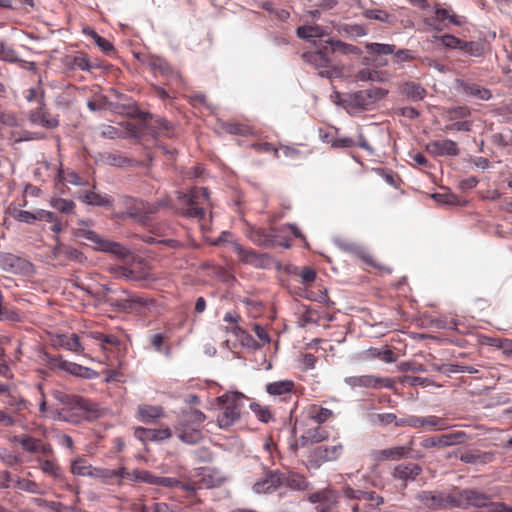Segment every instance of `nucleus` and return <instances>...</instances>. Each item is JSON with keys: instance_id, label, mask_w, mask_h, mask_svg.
Returning a JSON list of instances; mask_svg holds the SVG:
<instances>
[{"instance_id": "1", "label": "nucleus", "mask_w": 512, "mask_h": 512, "mask_svg": "<svg viewBox=\"0 0 512 512\" xmlns=\"http://www.w3.org/2000/svg\"><path fill=\"white\" fill-rule=\"evenodd\" d=\"M245 400L246 397L240 392L225 393L215 399L222 408V413L217 419L220 428H229L240 418Z\"/></svg>"}, {"instance_id": "2", "label": "nucleus", "mask_w": 512, "mask_h": 512, "mask_svg": "<svg viewBox=\"0 0 512 512\" xmlns=\"http://www.w3.org/2000/svg\"><path fill=\"white\" fill-rule=\"evenodd\" d=\"M210 198V192L208 188H193L190 193L185 194L178 192V199L182 201L189 208L183 213L184 216L203 219L205 217V210L200 207L203 202H208Z\"/></svg>"}, {"instance_id": "3", "label": "nucleus", "mask_w": 512, "mask_h": 512, "mask_svg": "<svg viewBox=\"0 0 512 512\" xmlns=\"http://www.w3.org/2000/svg\"><path fill=\"white\" fill-rule=\"evenodd\" d=\"M210 198V192L208 188H193L190 193L185 194L178 192V199L182 201L189 208L183 213L184 216L203 219L205 217V210L200 207L203 202H208Z\"/></svg>"}, {"instance_id": "4", "label": "nucleus", "mask_w": 512, "mask_h": 512, "mask_svg": "<svg viewBox=\"0 0 512 512\" xmlns=\"http://www.w3.org/2000/svg\"><path fill=\"white\" fill-rule=\"evenodd\" d=\"M416 499L425 507L432 510H448L455 508V489L449 492L445 491H421L416 495Z\"/></svg>"}, {"instance_id": "5", "label": "nucleus", "mask_w": 512, "mask_h": 512, "mask_svg": "<svg viewBox=\"0 0 512 512\" xmlns=\"http://www.w3.org/2000/svg\"><path fill=\"white\" fill-rule=\"evenodd\" d=\"M122 203L125 211L122 213L121 218L129 217L138 222L144 223L150 215L157 212V207L155 205L133 197H123Z\"/></svg>"}, {"instance_id": "6", "label": "nucleus", "mask_w": 512, "mask_h": 512, "mask_svg": "<svg viewBox=\"0 0 512 512\" xmlns=\"http://www.w3.org/2000/svg\"><path fill=\"white\" fill-rule=\"evenodd\" d=\"M455 489V508L466 509L469 506L481 508L487 507L489 497L476 489Z\"/></svg>"}, {"instance_id": "7", "label": "nucleus", "mask_w": 512, "mask_h": 512, "mask_svg": "<svg viewBox=\"0 0 512 512\" xmlns=\"http://www.w3.org/2000/svg\"><path fill=\"white\" fill-rule=\"evenodd\" d=\"M388 91L379 87L357 91L349 94L348 103L354 108L367 109L369 106L383 99Z\"/></svg>"}, {"instance_id": "8", "label": "nucleus", "mask_w": 512, "mask_h": 512, "mask_svg": "<svg viewBox=\"0 0 512 512\" xmlns=\"http://www.w3.org/2000/svg\"><path fill=\"white\" fill-rule=\"evenodd\" d=\"M339 492L326 487L318 490L307 497V500L316 504V512H331L339 503Z\"/></svg>"}, {"instance_id": "9", "label": "nucleus", "mask_w": 512, "mask_h": 512, "mask_svg": "<svg viewBox=\"0 0 512 512\" xmlns=\"http://www.w3.org/2000/svg\"><path fill=\"white\" fill-rule=\"evenodd\" d=\"M51 418L54 420L65 421L73 424H78L83 421L81 412V397H75L69 404H64L60 408L50 409Z\"/></svg>"}, {"instance_id": "10", "label": "nucleus", "mask_w": 512, "mask_h": 512, "mask_svg": "<svg viewBox=\"0 0 512 512\" xmlns=\"http://www.w3.org/2000/svg\"><path fill=\"white\" fill-rule=\"evenodd\" d=\"M327 49V46H324L315 51L305 52L302 55V59L315 69L319 70V74L321 76L330 77L331 73L329 69L333 67V64L327 55Z\"/></svg>"}, {"instance_id": "11", "label": "nucleus", "mask_w": 512, "mask_h": 512, "mask_svg": "<svg viewBox=\"0 0 512 512\" xmlns=\"http://www.w3.org/2000/svg\"><path fill=\"white\" fill-rule=\"evenodd\" d=\"M233 249L239 261L244 264L260 269L267 268L271 264V259L267 254L258 253L252 249H246L238 243L233 245Z\"/></svg>"}, {"instance_id": "12", "label": "nucleus", "mask_w": 512, "mask_h": 512, "mask_svg": "<svg viewBox=\"0 0 512 512\" xmlns=\"http://www.w3.org/2000/svg\"><path fill=\"white\" fill-rule=\"evenodd\" d=\"M344 382L352 389L358 387L377 389L381 386L386 388H390L392 386L391 379L377 377L374 375L349 376L344 379Z\"/></svg>"}, {"instance_id": "13", "label": "nucleus", "mask_w": 512, "mask_h": 512, "mask_svg": "<svg viewBox=\"0 0 512 512\" xmlns=\"http://www.w3.org/2000/svg\"><path fill=\"white\" fill-rule=\"evenodd\" d=\"M412 443L411 440L408 445L405 446H396L391 448H386L382 450H373L371 452V458L375 462H383V461H398L404 458H408L410 452L412 451Z\"/></svg>"}, {"instance_id": "14", "label": "nucleus", "mask_w": 512, "mask_h": 512, "mask_svg": "<svg viewBox=\"0 0 512 512\" xmlns=\"http://www.w3.org/2000/svg\"><path fill=\"white\" fill-rule=\"evenodd\" d=\"M425 149L429 154L439 157H455L460 153L457 143L450 139L430 141L427 143Z\"/></svg>"}, {"instance_id": "15", "label": "nucleus", "mask_w": 512, "mask_h": 512, "mask_svg": "<svg viewBox=\"0 0 512 512\" xmlns=\"http://www.w3.org/2000/svg\"><path fill=\"white\" fill-rule=\"evenodd\" d=\"M450 427L447 419L436 416H415L413 415V428H424L429 431H443Z\"/></svg>"}, {"instance_id": "16", "label": "nucleus", "mask_w": 512, "mask_h": 512, "mask_svg": "<svg viewBox=\"0 0 512 512\" xmlns=\"http://www.w3.org/2000/svg\"><path fill=\"white\" fill-rule=\"evenodd\" d=\"M365 48L368 50L369 55L372 56L374 65L381 67L387 64L384 56L394 54L396 47L392 44L366 43Z\"/></svg>"}, {"instance_id": "17", "label": "nucleus", "mask_w": 512, "mask_h": 512, "mask_svg": "<svg viewBox=\"0 0 512 512\" xmlns=\"http://www.w3.org/2000/svg\"><path fill=\"white\" fill-rule=\"evenodd\" d=\"M421 473L422 467L419 464L409 462L396 465L391 475L394 479L406 484L409 481H414Z\"/></svg>"}, {"instance_id": "18", "label": "nucleus", "mask_w": 512, "mask_h": 512, "mask_svg": "<svg viewBox=\"0 0 512 512\" xmlns=\"http://www.w3.org/2000/svg\"><path fill=\"white\" fill-rule=\"evenodd\" d=\"M283 483L282 474L278 471L267 473L262 479L257 481L253 489L256 493H271L277 490Z\"/></svg>"}, {"instance_id": "19", "label": "nucleus", "mask_w": 512, "mask_h": 512, "mask_svg": "<svg viewBox=\"0 0 512 512\" xmlns=\"http://www.w3.org/2000/svg\"><path fill=\"white\" fill-rule=\"evenodd\" d=\"M142 63L145 64L151 71L159 73L162 76H178V73L174 70V68L168 63L166 59L162 57L154 55L145 56V59L142 60Z\"/></svg>"}, {"instance_id": "20", "label": "nucleus", "mask_w": 512, "mask_h": 512, "mask_svg": "<svg viewBox=\"0 0 512 512\" xmlns=\"http://www.w3.org/2000/svg\"><path fill=\"white\" fill-rule=\"evenodd\" d=\"M135 437L143 442L145 441H163L171 438V430L166 428L161 429H149L138 427L135 429Z\"/></svg>"}, {"instance_id": "21", "label": "nucleus", "mask_w": 512, "mask_h": 512, "mask_svg": "<svg viewBox=\"0 0 512 512\" xmlns=\"http://www.w3.org/2000/svg\"><path fill=\"white\" fill-rule=\"evenodd\" d=\"M325 44L330 46L331 53L339 54L342 56H360L362 51L355 45L343 42L339 39L328 38L325 40Z\"/></svg>"}, {"instance_id": "22", "label": "nucleus", "mask_w": 512, "mask_h": 512, "mask_svg": "<svg viewBox=\"0 0 512 512\" xmlns=\"http://www.w3.org/2000/svg\"><path fill=\"white\" fill-rule=\"evenodd\" d=\"M298 38L308 42L315 43L317 38H323L328 35L327 29L320 25H302L296 29Z\"/></svg>"}, {"instance_id": "23", "label": "nucleus", "mask_w": 512, "mask_h": 512, "mask_svg": "<svg viewBox=\"0 0 512 512\" xmlns=\"http://www.w3.org/2000/svg\"><path fill=\"white\" fill-rule=\"evenodd\" d=\"M399 92L411 101H421L426 96V89L420 84L407 81L399 84Z\"/></svg>"}, {"instance_id": "24", "label": "nucleus", "mask_w": 512, "mask_h": 512, "mask_svg": "<svg viewBox=\"0 0 512 512\" xmlns=\"http://www.w3.org/2000/svg\"><path fill=\"white\" fill-rule=\"evenodd\" d=\"M60 370L85 379H94L98 376L96 371L65 359L61 363Z\"/></svg>"}, {"instance_id": "25", "label": "nucleus", "mask_w": 512, "mask_h": 512, "mask_svg": "<svg viewBox=\"0 0 512 512\" xmlns=\"http://www.w3.org/2000/svg\"><path fill=\"white\" fill-rule=\"evenodd\" d=\"M60 370L85 379H94L98 376L96 371L65 359L61 363Z\"/></svg>"}, {"instance_id": "26", "label": "nucleus", "mask_w": 512, "mask_h": 512, "mask_svg": "<svg viewBox=\"0 0 512 512\" xmlns=\"http://www.w3.org/2000/svg\"><path fill=\"white\" fill-rule=\"evenodd\" d=\"M328 431L320 425H317L314 428L308 429L305 433H303L300 438L301 446H309L319 442H322L328 438Z\"/></svg>"}, {"instance_id": "27", "label": "nucleus", "mask_w": 512, "mask_h": 512, "mask_svg": "<svg viewBox=\"0 0 512 512\" xmlns=\"http://www.w3.org/2000/svg\"><path fill=\"white\" fill-rule=\"evenodd\" d=\"M337 33L349 39H356L367 35V29L360 24L338 23L334 25Z\"/></svg>"}, {"instance_id": "28", "label": "nucleus", "mask_w": 512, "mask_h": 512, "mask_svg": "<svg viewBox=\"0 0 512 512\" xmlns=\"http://www.w3.org/2000/svg\"><path fill=\"white\" fill-rule=\"evenodd\" d=\"M39 469L46 475L58 481L64 480V472L60 465L55 460L50 459H37Z\"/></svg>"}, {"instance_id": "29", "label": "nucleus", "mask_w": 512, "mask_h": 512, "mask_svg": "<svg viewBox=\"0 0 512 512\" xmlns=\"http://www.w3.org/2000/svg\"><path fill=\"white\" fill-rule=\"evenodd\" d=\"M30 120L34 124H40L47 129L56 128L59 125L58 119L51 116L47 111L40 107L37 111L31 112Z\"/></svg>"}, {"instance_id": "30", "label": "nucleus", "mask_w": 512, "mask_h": 512, "mask_svg": "<svg viewBox=\"0 0 512 512\" xmlns=\"http://www.w3.org/2000/svg\"><path fill=\"white\" fill-rule=\"evenodd\" d=\"M81 412L83 420L92 421L102 417L105 410L102 409L97 403L81 397Z\"/></svg>"}, {"instance_id": "31", "label": "nucleus", "mask_w": 512, "mask_h": 512, "mask_svg": "<svg viewBox=\"0 0 512 512\" xmlns=\"http://www.w3.org/2000/svg\"><path fill=\"white\" fill-rule=\"evenodd\" d=\"M57 344L61 348H64L74 353L82 354L84 352V347L81 345L77 334L59 335L57 337Z\"/></svg>"}, {"instance_id": "32", "label": "nucleus", "mask_w": 512, "mask_h": 512, "mask_svg": "<svg viewBox=\"0 0 512 512\" xmlns=\"http://www.w3.org/2000/svg\"><path fill=\"white\" fill-rule=\"evenodd\" d=\"M343 452V446L341 444L334 446H320L315 449V456L323 461H335L337 460Z\"/></svg>"}, {"instance_id": "33", "label": "nucleus", "mask_w": 512, "mask_h": 512, "mask_svg": "<svg viewBox=\"0 0 512 512\" xmlns=\"http://www.w3.org/2000/svg\"><path fill=\"white\" fill-rule=\"evenodd\" d=\"M137 413L138 418L143 423H150L154 419L164 415L163 409L161 407L146 404L139 405Z\"/></svg>"}, {"instance_id": "34", "label": "nucleus", "mask_w": 512, "mask_h": 512, "mask_svg": "<svg viewBox=\"0 0 512 512\" xmlns=\"http://www.w3.org/2000/svg\"><path fill=\"white\" fill-rule=\"evenodd\" d=\"M294 382L291 380H281L266 385V391L273 396H280L292 392Z\"/></svg>"}, {"instance_id": "35", "label": "nucleus", "mask_w": 512, "mask_h": 512, "mask_svg": "<svg viewBox=\"0 0 512 512\" xmlns=\"http://www.w3.org/2000/svg\"><path fill=\"white\" fill-rule=\"evenodd\" d=\"M101 160L108 165L124 168L130 166L132 160L117 152H106L101 155Z\"/></svg>"}, {"instance_id": "36", "label": "nucleus", "mask_w": 512, "mask_h": 512, "mask_svg": "<svg viewBox=\"0 0 512 512\" xmlns=\"http://www.w3.org/2000/svg\"><path fill=\"white\" fill-rule=\"evenodd\" d=\"M14 443H18L21 445L23 450L28 453H38V446L40 443V439L34 438L27 434L15 435L12 438Z\"/></svg>"}, {"instance_id": "37", "label": "nucleus", "mask_w": 512, "mask_h": 512, "mask_svg": "<svg viewBox=\"0 0 512 512\" xmlns=\"http://www.w3.org/2000/svg\"><path fill=\"white\" fill-rule=\"evenodd\" d=\"M250 239L254 244L261 247H272L275 241V237L263 229L253 230Z\"/></svg>"}, {"instance_id": "38", "label": "nucleus", "mask_w": 512, "mask_h": 512, "mask_svg": "<svg viewBox=\"0 0 512 512\" xmlns=\"http://www.w3.org/2000/svg\"><path fill=\"white\" fill-rule=\"evenodd\" d=\"M339 247L346 252H349V253H352V254L358 256L366 263H368L370 265H374L372 257L369 254H367L365 249L363 247H361L360 245L355 244V243H350V242H342V243H339Z\"/></svg>"}, {"instance_id": "39", "label": "nucleus", "mask_w": 512, "mask_h": 512, "mask_svg": "<svg viewBox=\"0 0 512 512\" xmlns=\"http://www.w3.org/2000/svg\"><path fill=\"white\" fill-rule=\"evenodd\" d=\"M54 255L56 257L64 256L67 259L74 260L77 262H83L85 257L83 253L76 248L65 246V245H59L55 247L54 249Z\"/></svg>"}, {"instance_id": "40", "label": "nucleus", "mask_w": 512, "mask_h": 512, "mask_svg": "<svg viewBox=\"0 0 512 512\" xmlns=\"http://www.w3.org/2000/svg\"><path fill=\"white\" fill-rule=\"evenodd\" d=\"M80 199L89 205L95 206H111L112 200L106 196H102L94 191H85Z\"/></svg>"}, {"instance_id": "41", "label": "nucleus", "mask_w": 512, "mask_h": 512, "mask_svg": "<svg viewBox=\"0 0 512 512\" xmlns=\"http://www.w3.org/2000/svg\"><path fill=\"white\" fill-rule=\"evenodd\" d=\"M444 446L450 447L454 445H461L470 439V436L464 431H451L446 434H442Z\"/></svg>"}, {"instance_id": "42", "label": "nucleus", "mask_w": 512, "mask_h": 512, "mask_svg": "<svg viewBox=\"0 0 512 512\" xmlns=\"http://www.w3.org/2000/svg\"><path fill=\"white\" fill-rule=\"evenodd\" d=\"M206 419L203 412L197 409H190L183 415L182 424L184 426L192 425L194 428H198Z\"/></svg>"}, {"instance_id": "43", "label": "nucleus", "mask_w": 512, "mask_h": 512, "mask_svg": "<svg viewBox=\"0 0 512 512\" xmlns=\"http://www.w3.org/2000/svg\"><path fill=\"white\" fill-rule=\"evenodd\" d=\"M83 236L85 239L96 245L95 249L106 253L108 252L112 243V241L102 238L99 234L91 230L85 231Z\"/></svg>"}, {"instance_id": "44", "label": "nucleus", "mask_w": 512, "mask_h": 512, "mask_svg": "<svg viewBox=\"0 0 512 512\" xmlns=\"http://www.w3.org/2000/svg\"><path fill=\"white\" fill-rule=\"evenodd\" d=\"M126 296H130L132 311L142 312L145 308L154 304L152 299L145 298L138 294H133L127 290L122 291Z\"/></svg>"}, {"instance_id": "45", "label": "nucleus", "mask_w": 512, "mask_h": 512, "mask_svg": "<svg viewBox=\"0 0 512 512\" xmlns=\"http://www.w3.org/2000/svg\"><path fill=\"white\" fill-rule=\"evenodd\" d=\"M0 262L4 270L14 273L20 270L23 264H25L24 260L12 254L2 256Z\"/></svg>"}, {"instance_id": "46", "label": "nucleus", "mask_w": 512, "mask_h": 512, "mask_svg": "<svg viewBox=\"0 0 512 512\" xmlns=\"http://www.w3.org/2000/svg\"><path fill=\"white\" fill-rule=\"evenodd\" d=\"M332 415L333 412L328 408L313 405L309 409V418L315 421L318 425L326 422Z\"/></svg>"}, {"instance_id": "47", "label": "nucleus", "mask_w": 512, "mask_h": 512, "mask_svg": "<svg viewBox=\"0 0 512 512\" xmlns=\"http://www.w3.org/2000/svg\"><path fill=\"white\" fill-rule=\"evenodd\" d=\"M286 486L292 490L306 491L310 487V483L300 474H292L286 479Z\"/></svg>"}, {"instance_id": "48", "label": "nucleus", "mask_w": 512, "mask_h": 512, "mask_svg": "<svg viewBox=\"0 0 512 512\" xmlns=\"http://www.w3.org/2000/svg\"><path fill=\"white\" fill-rule=\"evenodd\" d=\"M492 455L490 453H472L465 452L460 455V460L467 464H484L491 460Z\"/></svg>"}, {"instance_id": "49", "label": "nucleus", "mask_w": 512, "mask_h": 512, "mask_svg": "<svg viewBox=\"0 0 512 512\" xmlns=\"http://www.w3.org/2000/svg\"><path fill=\"white\" fill-rule=\"evenodd\" d=\"M107 271L116 278H122L125 280H141L142 278L136 277L133 271L125 266L110 265L107 267Z\"/></svg>"}, {"instance_id": "50", "label": "nucleus", "mask_w": 512, "mask_h": 512, "mask_svg": "<svg viewBox=\"0 0 512 512\" xmlns=\"http://www.w3.org/2000/svg\"><path fill=\"white\" fill-rule=\"evenodd\" d=\"M93 467L83 458H78L71 464V472L77 476L91 477Z\"/></svg>"}, {"instance_id": "51", "label": "nucleus", "mask_w": 512, "mask_h": 512, "mask_svg": "<svg viewBox=\"0 0 512 512\" xmlns=\"http://www.w3.org/2000/svg\"><path fill=\"white\" fill-rule=\"evenodd\" d=\"M178 438L186 444H197L202 440V433L198 428L185 429L178 434Z\"/></svg>"}, {"instance_id": "52", "label": "nucleus", "mask_w": 512, "mask_h": 512, "mask_svg": "<svg viewBox=\"0 0 512 512\" xmlns=\"http://www.w3.org/2000/svg\"><path fill=\"white\" fill-rule=\"evenodd\" d=\"M464 92L467 95L473 96L481 100H489L492 96L490 90L476 84H466L464 86Z\"/></svg>"}, {"instance_id": "53", "label": "nucleus", "mask_w": 512, "mask_h": 512, "mask_svg": "<svg viewBox=\"0 0 512 512\" xmlns=\"http://www.w3.org/2000/svg\"><path fill=\"white\" fill-rule=\"evenodd\" d=\"M460 50L472 57H481L484 54V45L479 41H462Z\"/></svg>"}, {"instance_id": "54", "label": "nucleus", "mask_w": 512, "mask_h": 512, "mask_svg": "<svg viewBox=\"0 0 512 512\" xmlns=\"http://www.w3.org/2000/svg\"><path fill=\"white\" fill-rule=\"evenodd\" d=\"M471 114L470 108L467 106H458V107H452L447 109L446 111V117L450 121H454L456 119H464L469 117Z\"/></svg>"}, {"instance_id": "55", "label": "nucleus", "mask_w": 512, "mask_h": 512, "mask_svg": "<svg viewBox=\"0 0 512 512\" xmlns=\"http://www.w3.org/2000/svg\"><path fill=\"white\" fill-rule=\"evenodd\" d=\"M90 337L100 342L102 345L119 346L120 340L113 334H103L101 332H91Z\"/></svg>"}, {"instance_id": "56", "label": "nucleus", "mask_w": 512, "mask_h": 512, "mask_svg": "<svg viewBox=\"0 0 512 512\" xmlns=\"http://www.w3.org/2000/svg\"><path fill=\"white\" fill-rule=\"evenodd\" d=\"M432 198L439 204L443 205H458L460 204L459 198L450 192L445 193H435L432 195Z\"/></svg>"}, {"instance_id": "57", "label": "nucleus", "mask_w": 512, "mask_h": 512, "mask_svg": "<svg viewBox=\"0 0 512 512\" xmlns=\"http://www.w3.org/2000/svg\"><path fill=\"white\" fill-rule=\"evenodd\" d=\"M52 206L64 214H71L74 211L75 204L72 200L58 198L52 201Z\"/></svg>"}, {"instance_id": "58", "label": "nucleus", "mask_w": 512, "mask_h": 512, "mask_svg": "<svg viewBox=\"0 0 512 512\" xmlns=\"http://www.w3.org/2000/svg\"><path fill=\"white\" fill-rule=\"evenodd\" d=\"M0 59L8 62L18 61V55L14 49L0 41Z\"/></svg>"}, {"instance_id": "59", "label": "nucleus", "mask_w": 512, "mask_h": 512, "mask_svg": "<svg viewBox=\"0 0 512 512\" xmlns=\"http://www.w3.org/2000/svg\"><path fill=\"white\" fill-rule=\"evenodd\" d=\"M420 445L424 449L445 448L442 435L424 438Z\"/></svg>"}, {"instance_id": "60", "label": "nucleus", "mask_w": 512, "mask_h": 512, "mask_svg": "<svg viewBox=\"0 0 512 512\" xmlns=\"http://www.w3.org/2000/svg\"><path fill=\"white\" fill-rule=\"evenodd\" d=\"M436 39L439 40L443 46L454 49H460L463 41L450 34H445L443 36L437 37Z\"/></svg>"}, {"instance_id": "61", "label": "nucleus", "mask_w": 512, "mask_h": 512, "mask_svg": "<svg viewBox=\"0 0 512 512\" xmlns=\"http://www.w3.org/2000/svg\"><path fill=\"white\" fill-rule=\"evenodd\" d=\"M107 253L115 255L119 259H126L131 254L129 249L114 241H112Z\"/></svg>"}, {"instance_id": "62", "label": "nucleus", "mask_w": 512, "mask_h": 512, "mask_svg": "<svg viewBox=\"0 0 512 512\" xmlns=\"http://www.w3.org/2000/svg\"><path fill=\"white\" fill-rule=\"evenodd\" d=\"M91 477L102 479L104 482H109L115 478V473L113 469L93 468Z\"/></svg>"}, {"instance_id": "63", "label": "nucleus", "mask_w": 512, "mask_h": 512, "mask_svg": "<svg viewBox=\"0 0 512 512\" xmlns=\"http://www.w3.org/2000/svg\"><path fill=\"white\" fill-rule=\"evenodd\" d=\"M297 275L301 278L302 284L313 283L316 279V271L310 267H303Z\"/></svg>"}, {"instance_id": "64", "label": "nucleus", "mask_w": 512, "mask_h": 512, "mask_svg": "<svg viewBox=\"0 0 512 512\" xmlns=\"http://www.w3.org/2000/svg\"><path fill=\"white\" fill-rule=\"evenodd\" d=\"M170 127H171L170 123L162 117H156L155 119H153L151 121L150 124L147 125L148 129H151L155 132L169 130Z\"/></svg>"}]
</instances>
